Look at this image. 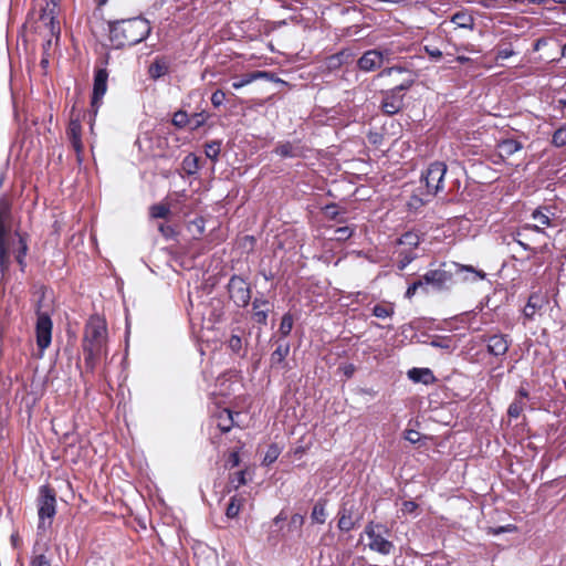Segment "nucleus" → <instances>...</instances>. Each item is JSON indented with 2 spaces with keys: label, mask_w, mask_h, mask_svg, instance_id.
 <instances>
[{
  "label": "nucleus",
  "mask_w": 566,
  "mask_h": 566,
  "mask_svg": "<svg viewBox=\"0 0 566 566\" xmlns=\"http://www.w3.org/2000/svg\"><path fill=\"white\" fill-rule=\"evenodd\" d=\"M107 326L106 322L93 315L85 324L82 348L84 353L85 368L87 371L95 369L97 360L106 353Z\"/></svg>",
  "instance_id": "1"
},
{
  "label": "nucleus",
  "mask_w": 566,
  "mask_h": 566,
  "mask_svg": "<svg viewBox=\"0 0 566 566\" xmlns=\"http://www.w3.org/2000/svg\"><path fill=\"white\" fill-rule=\"evenodd\" d=\"M149 22L133 18L109 23V39L116 48L132 46L144 41L150 33Z\"/></svg>",
  "instance_id": "2"
},
{
  "label": "nucleus",
  "mask_w": 566,
  "mask_h": 566,
  "mask_svg": "<svg viewBox=\"0 0 566 566\" xmlns=\"http://www.w3.org/2000/svg\"><path fill=\"white\" fill-rule=\"evenodd\" d=\"M461 271L475 273L470 266L457 262H444L439 269L426 272L422 279L426 285H432L437 290H444L455 282V275Z\"/></svg>",
  "instance_id": "3"
},
{
  "label": "nucleus",
  "mask_w": 566,
  "mask_h": 566,
  "mask_svg": "<svg viewBox=\"0 0 566 566\" xmlns=\"http://www.w3.org/2000/svg\"><path fill=\"white\" fill-rule=\"evenodd\" d=\"M12 203L7 196L0 197V272L6 273L9 269V253L7 248V235L11 230Z\"/></svg>",
  "instance_id": "4"
},
{
  "label": "nucleus",
  "mask_w": 566,
  "mask_h": 566,
  "mask_svg": "<svg viewBox=\"0 0 566 566\" xmlns=\"http://www.w3.org/2000/svg\"><path fill=\"white\" fill-rule=\"evenodd\" d=\"M56 513V499L55 492L48 485L40 488L38 497V515L39 525L38 528L45 531L52 524V520Z\"/></svg>",
  "instance_id": "5"
},
{
  "label": "nucleus",
  "mask_w": 566,
  "mask_h": 566,
  "mask_svg": "<svg viewBox=\"0 0 566 566\" xmlns=\"http://www.w3.org/2000/svg\"><path fill=\"white\" fill-rule=\"evenodd\" d=\"M413 80H408L384 93L381 109L387 115L397 114L403 106V92L408 91Z\"/></svg>",
  "instance_id": "6"
},
{
  "label": "nucleus",
  "mask_w": 566,
  "mask_h": 566,
  "mask_svg": "<svg viewBox=\"0 0 566 566\" xmlns=\"http://www.w3.org/2000/svg\"><path fill=\"white\" fill-rule=\"evenodd\" d=\"M379 530H384L385 533H388V530L379 524L370 522L366 525L365 534L369 538L368 547L379 554L389 555L394 549V544L386 539Z\"/></svg>",
  "instance_id": "7"
},
{
  "label": "nucleus",
  "mask_w": 566,
  "mask_h": 566,
  "mask_svg": "<svg viewBox=\"0 0 566 566\" xmlns=\"http://www.w3.org/2000/svg\"><path fill=\"white\" fill-rule=\"evenodd\" d=\"M447 172V165L441 161L432 163L427 171L423 174L422 178L426 182V187L428 192L431 195H437L440 190H442L443 179Z\"/></svg>",
  "instance_id": "8"
},
{
  "label": "nucleus",
  "mask_w": 566,
  "mask_h": 566,
  "mask_svg": "<svg viewBox=\"0 0 566 566\" xmlns=\"http://www.w3.org/2000/svg\"><path fill=\"white\" fill-rule=\"evenodd\" d=\"M230 298L238 305L245 307L251 300V290L249 284L238 275L231 276L228 283Z\"/></svg>",
  "instance_id": "9"
},
{
  "label": "nucleus",
  "mask_w": 566,
  "mask_h": 566,
  "mask_svg": "<svg viewBox=\"0 0 566 566\" xmlns=\"http://www.w3.org/2000/svg\"><path fill=\"white\" fill-rule=\"evenodd\" d=\"M389 60L388 51H379L377 49L366 51L357 61V66L363 72H373Z\"/></svg>",
  "instance_id": "10"
},
{
  "label": "nucleus",
  "mask_w": 566,
  "mask_h": 566,
  "mask_svg": "<svg viewBox=\"0 0 566 566\" xmlns=\"http://www.w3.org/2000/svg\"><path fill=\"white\" fill-rule=\"evenodd\" d=\"M52 321L46 313H38L35 325L36 345L41 350L46 349L52 339Z\"/></svg>",
  "instance_id": "11"
},
{
  "label": "nucleus",
  "mask_w": 566,
  "mask_h": 566,
  "mask_svg": "<svg viewBox=\"0 0 566 566\" xmlns=\"http://www.w3.org/2000/svg\"><path fill=\"white\" fill-rule=\"evenodd\" d=\"M484 342L486 343L488 352L493 356H504L511 345L509 336L504 334H494L485 337Z\"/></svg>",
  "instance_id": "12"
},
{
  "label": "nucleus",
  "mask_w": 566,
  "mask_h": 566,
  "mask_svg": "<svg viewBox=\"0 0 566 566\" xmlns=\"http://www.w3.org/2000/svg\"><path fill=\"white\" fill-rule=\"evenodd\" d=\"M107 78L108 73L105 69H99L95 72L92 96V107L94 108H97L98 103L102 101L107 91Z\"/></svg>",
  "instance_id": "13"
},
{
  "label": "nucleus",
  "mask_w": 566,
  "mask_h": 566,
  "mask_svg": "<svg viewBox=\"0 0 566 566\" xmlns=\"http://www.w3.org/2000/svg\"><path fill=\"white\" fill-rule=\"evenodd\" d=\"M548 300L544 294L541 293H532L528 297V301L523 310L524 318L527 321H533L536 313L543 308L545 304H547Z\"/></svg>",
  "instance_id": "14"
},
{
  "label": "nucleus",
  "mask_w": 566,
  "mask_h": 566,
  "mask_svg": "<svg viewBox=\"0 0 566 566\" xmlns=\"http://www.w3.org/2000/svg\"><path fill=\"white\" fill-rule=\"evenodd\" d=\"M338 523L337 526L343 532H349L352 531L358 521V517L354 513L353 506L347 507L346 504H344L338 513Z\"/></svg>",
  "instance_id": "15"
},
{
  "label": "nucleus",
  "mask_w": 566,
  "mask_h": 566,
  "mask_svg": "<svg viewBox=\"0 0 566 566\" xmlns=\"http://www.w3.org/2000/svg\"><path fill=\"white\" fill-rule=\"evenodd\" d=\"M67 136L74 150L80 154L83 150L82 126L78 119L72 118L67 127Z\"/></svg>",
  "instance_id": "16"
},
{
  "label": "nucleus",
  "mask_w": 566,
  "mask_h": 566,
  "mask_svg": "<svg viewBox=\"0 0 566 566\" xmlns=\"http://www.w3.org/2000/svg\"><path fill=\"white\" fill-rule=\"evenodd\" d=\"M262 78H265L269 81H274V76L272 73L265 72V71H254V72L244 74L239 80L234 81L232 83V87L234 90H240L243 86L249 85L252 82H254L256 80H262Z\"/></svg>",
  "instance_id": "17"
},
{
  "label": "nucleus",
  "mask_w": 566,
  "mask_h": 566,
  "mask_svg": "<svg viewBox=\"0 0 566 566\" xmlns=\"http://www.w3.org/2000/svg\"><path fill=\"white\" fill-rule=\"evenodd\" d=\"M290 354V344L287 342L277 340L275 350L271 354L270 364L272 367H277L284 364L285 358Z\"/></svg>",
  "instance_id": "18"
},
{
  "label": "nucleus",
  "mask_w": 566,
  "mask_h": 566,
  "mask_svg": "<svg viewBox=\"0 0 566 566\" xmlns=\"http://www.w3.org/2000/svg\"><path fill=\"white\" fill-rule=\"evenodd\" d=\"M522 148V143L515 139H504L497 144L499 154L502 158L510 157Z\"/></svg>",
  "instance_id": "19"
},
{
  "label": "nucleus",
  "mask_w": 566,
  "mask_h": 566,
  "mask_svg": "<svg viewBox=\"0 0 566 566\" xmlns=\"http://www.w3.org/2000/svg\"><path fill=\"white\" fill-rule=\"evenodd\" d=\"M532 218L537 223L534 224V226H526L525 229H532V230H535L537 232H544L543 231V227H551L552 226V221H551V218L548 216V211H543V210L536 209L532 213Z\"/></svg>",
  "instance_id": "20"
},
{
  "label": "nucleus",
  "mask_w": 566,
  "mask_h": 566,
  "mask_svg": "<svg viewBox=\"0 0 566 566\" xmlns=\"http://www.w3.org/2000/svg\"><path fill=\"white\" fill-rule=\"evenodd\" d=\"M245 503V497L241 494H235L230 497L229 504L226 509V515L228 518H234L239 515L241 509Z\"/></svg>",
  "instance_id": "21"
},
{
  "label": "nucleus",
  "mask_w": 566,
  "mask_h": 566,
  "mask_svg": "<svg viewBox=\"0 0 566 566\" xmlns=\"http://www.w3.org/2000/svg\"><path fill=\"white\" fill-rule=\"evenodd\" d=\"M168 63L164 59H156L148 69V74L153 80H158L168 72Z\"/></svg>",
  "instance_id": "22"
},
{
  "label": "nucleus",
  "mask_w": 566,
  "mask_h": 566,
  "mask_svg": "<svg viewBox=\"0 0 566 566\" xmlns=\"http://www.w3.org/2000/svg\"><path fill=\"white\" fill-rule=\"evenodd\" d=\"M408 376L417 382L429 384L433 380V375L428 368H412L408 371Z\"/></svg>",
  "instance_id": "23"
},
{
  "label": "nucleus",
  "mask_w": 566,
  "mask_h": 566,
  "mask_svg": "<svg viewBox=\"0 0 566 566\" xmlns=\"http://www.w3.org/2000/svg\"><path fill=\"white\" fill-rule=\"evenodd\" d=\"M451 22L459 28L472 30L474 28V19L467 12L459 11L451 18Z\"/></svg>",
  "instance_id": "24"
},
{
  "label": "nucleus",
  "mask_w": 566,
  "mask_h": 566,
  "mask_svg": "<svg viewBox=\"0 0 566 566\" xmlns=\"http://www.w3.org/2000/svg\"><path fill=\"white\" fill-rule=\"evenodd\" d=\"M475 273H471V272H467V271H461V272H458L457 275H455V280L459 279L461 280L462 282H476V281H481V280H484L486 274L485 272H483L482 270H478L475 268H473L472 265H469Z\"/></svg>",
  "instance_id": "25"
},
{
  "label": "nucleus",
  "mask_w": 566,
  "mask_h": 566,
  "mask_svg": "<svg viewBox=\"0 0 566 566\" xmlns=\"http://www.w3.org/2000/svg\"><path fill=\"white\" fill-rule=\"evenodd\" d=\"M218 428L222 432H228L233 426V415L229 409H223L218 415Z\"/></svg>",
  "instance_id": "26"
},
{
  "label": "nucleus",
  "mask_w": 566,
  "mask_h": 566,
  "mask_svg": "<svg viewBox=\"0 0 566 566\" xmlns=\"http://www.w3.org/2000/svg\"><path fill=\"white\" fill-rule=\"evenodd\" d=\"M311 518L313 522L324 524L326 521L325 503L317 501L312 510Z\"/></svg>",
  "instance_id": "27"
},
{
  "label": "nucleus",
  "mask_w": 566,
  "mask_h": 566,
  "mask_svg": "<svg viewBox=\"0 0 566 566\" xmlns=\"http://www.w3.org/2000/svg\"><path fill=\"white\" fill-rule=\"evenodd\" d=\"M419 235L412 232H407L399 239V244L411 251L419 245Z\"/></svg>",
  "instance_id": "28"
},
{
  "label": "nucleus",
  "mask_w": 566,
  "mask_h": 566,
  "mask_svg": "<svg viewBox=\"0 0 566 566\" xmlns=\"http://www.w3.org/2000/svg\"><path fill=\"white\" fill-rule=\"evenodd\" d=\"M275 153L282 158H293L298 155L297 148L291 143H283L276 146Z\"/></svg>",
  "instance_id": "29"
},
{
  "label": "nucleus",
  "mask_w": 566,
  "mask_h": 566,
  "mask_svg": "<svg viewBox=\"0 0 566 566\" xmlns=\"http://www.w3.org/2000/svg\"><path fill=\"white\" fill-rule=\"evenodd\" d=\"M395 313V308L392 304H376L373 307V315L378 318H387L391 317Z\"/></svg>",
  "instance_id": "30"
},
{
  "label": "nucleus",
  "mask_w": 566,
  "mask_h": 566,
  "mask_svg": "<svg viewBox=\"0 0 566 566\" xmlns=\"http://www.w3.org/2000/svg\"><path fill=\"white\" fill-rule=\"evenodd\" d=\"M198 157L193 154L187 155L182 160V167L188 175L196 174L199 169Z\"/></svg>",
  "instance_id": "31"
},
{
  "label": "nucleus",
  "mask_w": 566,
  "mask_h": 566,
  "mask_svg": "<svg viewBox=\"0 0 566 566\" xmlns=\"http://www.w3.org/2000/svg\"><path fill=\"white\" fill-rule=\"evenodd\" d=\"M417 258V254L407 249H402L399 252V260L397 263V266L399 270H403L407 265H409L415 259Z\"/></svg>",
  "instance_id": "32"
},
{
  "label": "nucleus",
  "mask_w": 566,
  "mask_h": 566,
  "mask_svg": "<svg viewBox=\"0 0 566 566\" xmlns=\"http://www.w3.org/2000/svg\"><path fill=\"white\" fill-rule=\"evenodd\" d=\"M293 328V316L290 313H286L283 315L279 333L282 338H285L290 335L291 331Z\"/></svg>",
  "instance_id": "33"
},
{
  "label": "nucleus",
  "mask_w": 566,
  "mask_h": 566,
  "mask_svg": "<svg viewBox=\"0 0 566 566\" xmlns=\"http://www.w3.org/2000/svg\"><path fill=\"white\" fill-rule=\"evenodd\" d=\"M430 345L432 347H436V348H441V349H446L448 352H451L452 350V340L451 338L449 337H443V336H436L434 338H432V340L430 342Z\"/></svg>",
  "instance_id": "34"
},
{
  "label": "nucleus",
  "mask_w": 566,
  "mask_h": 566,
  "mask_svg": "<svg viewBox=\"0 0 566 566\" xmlns=\"http://www.w3.org/2000/svg\"><path fill=\"white\" fill-rule=\"evenodd\" d=\"M169 207L163 203L150 207V216L155 219H164L169 214Z\"/></svg>",
  "instance_id": "35"
},
{
  "label": "nucleus",
  "mask_w": 566,
  "mask_h": 566,
  "mask_svg": "<svg viewBox=\"0 0 566 566\" xmlns=\"http://www.w3.org/2000/svg\"><path fill=\"white\" fill-rule=\"evenodd\" d=\"M190 122L189 116L184 111H178L172 116V124L178 128H184Z\"/></svg>",
  "instance_id": "36"
},
{
  "label": "nucleus",
  "mask_w": 566,
  "mask_h": 566,
  "mask_svg": "<svg viewBox=\"0 0 566 566\" xmlns=\"http://www.w3.org/2000/svg\"><path fill=\"white\" fill-rule=\"evenodd\" d=\"M524 401L522 399H515L509 407L507 413L511 418L520 417L524 409Z\"/></svg>",
  "instance_id": "37"
},
{
  "label": "nucleus",
  "mask_w": 566,
  "mask_h": 566,
  "mask_svg": "<svg viewBox=\"0 0 566 566\" xmlns=\"http://www.w3.org/2000/svg\"><path fill=\"white\" fill-rule=\"evenodd\" d=\"M552 143L556 147L566 145V127H560L553 134Z\"/></svg>",
  "instance_id": "38"
},
{
  "label": "nucleus",
  "mask_w": 566,
  "mask_h": 566,
  "mask_svg": "<svg viewBox=\"0 0 566 566\" xmlns=\"http://www.w3.org/2000/svg\"><path fill=\"white\" fill-rule=\"evenodd\" d=\"M279 455H280L279 447L275 444L270 446V448L268 449V451L264 455L263 464L270 465L277 459Z\"/></svg>",
  "instance_id": "39"
},
{
  "label": "nucleus",
  "mask_w": 566,
  "mask_h": 566,
  "mask_svg": "<svg viewBox=\"0 0 566 566\" xmlns=\"http://www.w3.org/2000/svg\"><path fill=\"white\" fill-rule=\"evenodd\" d=\"M189 119L190 122L188 123V125L190 126V129L196 130L206 123L207 118L202 113H196L192 116H190Z\"/></svg>",
  "instance_id": "40"
},
{
  "label": "nucleus",
  "mask_w": 566,
  "mask_h": 566,
  "mask_svg": "<svg viewBox=\"0 0 566 566\" xmlns=\"http://www.w3.org/2000/svg\"><path fill=\"white\" fill-rule=\"evenodd\" d=\"M19 243H20V249L18 251V254L15 255V260L19 263V265L21 266V269H23L24 265H25L24 256H25L27 251H28V245H27V242L24 241V239L22 237L19 238Z\"/></svg>",
  "instance_id": "41"
},
{
  "label": "nucleus",
  "mask_w": 566,
  "mask_h": 566,
  "mask_svg": "<svg viewBox=\"0 0 566 566\" xmlns=\"http://www.w3.org/2000/svg\"><path fill=\"white\" fill-rule=\"evenodd\" d=\"M247 483V480H245V472L244 471H239L237 472L231 479H230V484L233 485V488L237 490L239 489L241 485H244Z\"/></svg>",
  "instance_id": "42"
},
{
  "label": "nucleus",
  "mask_w": 566,
  "mask_h": 566,
  "mask_svg": "<svg viewBox=\"0 0 566 566\" xmlns=\"http://www.w3.org/2000/svg\"><path fill=\"white\" fill-rule=\"evenodd\" d=\"M352 234L353 230L348 227H339L335 230V239L338 241L347 240Z\"/></svg>",
  "instance_id": "43"
},
{
  "label": "nucleus",
  "mask_w": 566,
  "mask_h": 566,
  "mask_svg": "<svg viewBox=\"0 0 566 566\" xmlns=\"http://www.w3.org/2000/svg\"><path fill=\"white\" fill-rule=\"evenodd\" d=\"M424 281L421 277L420 280L413 282L406 291V297L411 298L418 291V289L424 287Z\"/></svg>",
  "instance_id": "44"
},
{
  "label": "nucleus",
  "mask_w": 566,
  "mask_h": 566,
  "mask_svg": "<svg viewBox=\"0 0 566 566\" xmlns=\"http://www.w3.org/2000/svg\"><path fill=\"white\" fill-rule=\"evenodd\" d=\"M220 153V144L213 143L210 145H207L206 147V155L207 157L211 158L212 160H216Z\"/></svg>",
  "instance_id": "45"
},
{
  "label": "nucleus",
  "mask_w": 566,
  "mask_h": 566,
  "mask_svg": "<svg viewBox=\"0 0 566 566\" xmlns=\"http://www.w3.org/2000/svg\"><path fill=\"white\" fill-rule=\"evenodd\" d=\"M226 99V93L221 90H217L211 95V103L214 107H219L223 104Z\"/></svg>",
  "instance_id": "46"
},
{
  "label": "nucleus",
  "mask_w": 566,
  "mask_h": 566,
  "mask_svg": "<svg viewBox=\"0 0 566 566\" xmlns=\"http://www.w3.org/2000/svg\"><path fill=\"white\" fill-rule=\"evenodd\" d=\"M242 347V340L241 337L238 335H232L229 339V348L234 352L239 353Z\"/></svg>",
  "instance_id": "47"
},
{
  "label": "nucleus",
  "mask_w": 566,
  "mask_h": 566,
  "mask_svg": "<svg viewBox=\"0 0 566 566\" xmlns=\"http://www.w3.org/2000/svg\"><path fill=\"white\" fill-rule=\"evenodd\" d=\"M268 313H269V308H264V310H254V319L260 323V324H263L265 325L266 324V321H268Z\"/></svg>",
  "instance_id": "48"
},
{
  "label": "nucleus",
  "mask_w": 566,
  "mask_h": 566,
  "mask_svg": "<svg viewBox=\"0 0 566 566\" xmlns=\"http://www.w3.org/2000/svg\"><path fill=\"white\" fill-rule=\"evenodd\" d=\"M41 21L45 24V25H50L51 28V32L54 34L55 33V20H54V17L48 12H44L42 15H41Z\"/></svg>",
  "instance_id": "49"
},
{
  "label": "nucleus",
  "mask_w": 566,
  "mask_h": 566,
  "mask_svg": "<svg viewBox=\"0 0 566 566\" xmlns=\"http://www.w3.org/2000/svg\"><path fill=\"white\" fill-rule=\"evenodd\" d=\"M31 566H51V564L50 560L43 554H39L33 557Z\"/></svg>",
  "instance_id": "50"
},
{
  "label": "nucleus",
  "mask_w": 566,
  "mask_h": 566,
  "mask_svg": "<svg viewBox=\"0 0 566 566\" xmlns=\"http://www.w3.org/2000/svg\"><path fill=\"white\" fill-rule=\"evenodd\" d=\"M240 464V457H239V453L237 451H233L229 454V458H228V461H227V465H229L230 468H235Z\"/></svg>",
  "instance_id": "51"
},
{
  "label": "nucleus",
  "mask_w": 566,
  "mask_h": 566,
  "mask_svg": "<svg viewBox=\"0 0 566 566\" xmlns=\"http://www.w3.org/2000/svg\"><path fill=\"white\" fill-rule=\"evenodd\" d=\"M418 505L416 502L413 501H405L402 503V509L401 511L405 513V514H409V513H413L416 510H417Z\"/></svg>",
  "instance_id": "52"
},
{
  "label": "nucleus",
  "mask_w": 566,
  "mask_h": 566,
  "mask_svg": "<svg viewBox=\"0 0 566 566\" xmlns=\"http://www.w3.org/2000/svg\"><path fill=\"white\" fill-rule=\"evenodd\" d=\"M514 54H515V52L510 48L501 49V50H499V52L496 54V59L497 60H506V59L513 56Z\"/></svg>",
  "instance_id": "53"
},
{
  "label": "nucleus",
  "mask_w": 566,
  "mask_h": 566,
  "mask_svg": "<svg viewBox=\"0 0 566 566\" xmlns=\"http://www.w3.org/2000/svg\"><path fill=\"white\" fill-rule=\"evenodd\" d=\"M405 439L411 443H416L420 439V433L416 430H407L405 434Z\"/></svg>",
  "instance_id": "54"
},
{
  "label": "nucleus",
  "mask_w": 566,
  "mask_h": 566,
  "mask_svg": "<svg viewBox=\"0 0 566 566\" xmlns=\"http://www.w3.org/2000/svg\"><path fill=\"white\" fill-rule=\"evenodd\" d=\"M424 50L428 53V55L433 60H439L442 56V52L437 48L431 49L429 46H424Z\"/></svg>",
  "instance_id": "55"
},
{
  "label": "nucleus",
  "mask_w": 566,
  "mask_h": 566,
  "mask_svg": "<svg viewBox=\"0 0 566 566\" xmlns=\"http://www.w3.org/2000/svg\"><path fill=\"white\" fill-rule=\"evenodd\" d=\"M269 304V302L264 298H254L252 305H253V310H263L262 307H266Z\"/></svg>",
  "instance_id": "56"
},
{
  "label": "nucleus",
  "mask_w": 566,
  "mask_h": 566,
  "mask_svg": "<svg viewBox=\"0 0 566 566\" xmlns=\"http://www.w3.org/2000/svg\"><path fill=\"white\" fill-rule=\"evenodd\" d=\"M304 523V516L301 514H294L291 517V524L295 526H301Z\"/></svg>",
  "instance_id": "57"
},
{
  "label": "nucleus",
  "mask_w": 566,
  "mask_h": 566,
  "mask_svg": "<svg viewBox=\"0 0 566 566\" xmlns=\"http://www.w3.org/2000/svg\"><path fill=\"white\" fill-rule=\"evenodd\" d=\"M392 72H402V69L399 67V66H392V67H388V69H385L384 71H381V73L379 74L380 76H388L390 75Z\"/></svg>",
  "instance_id": "58"
},
{
  "label": "nucleus",
  "mask_w": 566,
  "mask_h": 566,
  "mask_svg": "<svg viewBox=\"0 0 566 566\" xmlns=\"http://www.w3.org/2000/svg\"><path fill=\"white\" fill-rule=\"evenodd\" d=\"M546 40L541 38L534 43V51H539L542 46L546 45Z\"/></svg>",
  "instance_id": "59"
},
{
  "label": "nucleus",
  "mask_w": 566,
  "mask_h": 566,
  "mask_svg": "<svg viewBox=\"0 0 566 566\" xmlns=\"http://www.w3.org/2000/svg\"><path fill=\"white\" fill-rule=\"evenodd\" d=\"M518 396H520L518 399L523 400L524 398H526L528 396V394H527V391L525 389H520L518 390Z\"/></svg>",
  "instance_id": "60"
},
{
  "label": "nucleus",
  "mask_w": 566,
  "mask_h": 566,
  "mask_svg": "<svg viewBox=\"0 0 566 566\" xmlns=\"http://www.w3.org/2000/svg\"><path fill=\"white\" fill-rule=\"evenodd\" d=\"M326 212L332 214V216H335L336 212H335V206H327L326 207Z\"/></svg>",
  "instance_id": "61"
},
{
  "label": "nucleus",
  "mask_w": 566,
  "mask_h": 566,
  "mask_svg": "<svg viewBox=\"0 0 566 566\" xmlns=\"http://www.w3.org/2000/svg\"><path fill=\"white\" fill-rule=\"evenodd\" d=\"M41 65H42L43 69H45L49 65V59L48 57H43L41 60Z\"/></svg>",
  "instance_id": "62"
},
{
  "label": "nucleus",
  "mask_w": 566,
  "mask_h": 566,
  "mask_svg": "<svg viewBox=\"0 0 566 566\" xmlns=\"http://www.w3.org/2000/svg\"><path fill=\"white\" fill-rule=\"evenodd\" d=\"M458 61L461 62V63H464V62H468L469 61V57H465V56H459L458 57Z\"/></svg>",
  "instance_id": "63"
},
{
  "label": "nucleus",
  "mask_w": 566,
  "mask_h": 566,
  "mask_svg": "<svg viewBox=\"0 0 566 566\" xmlns=\"http://www.w3.org/2000/svg\"><path fill=\"white\" fill-rule=\"evenodd\" d=\"M562 55H563L564 57H566V44L563 46Z\"/></svg>",
  "instance_id": "64"
}]
</instances>
